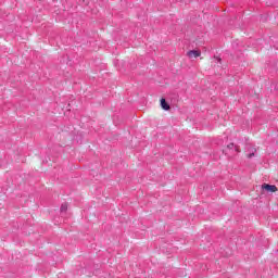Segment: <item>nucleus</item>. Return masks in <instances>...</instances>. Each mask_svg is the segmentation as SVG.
<instances>
[{"instance_id": "nucleus-4", "label": "nucleus", "mask_w": 278, "mask_h": 278, "mask_svg": "<svg viewBox=\"0 0 278 278\" xmlns=\"http://www.w3.org/2000/svg\"><path fill=\"white\" fill-rule=\"evenodd\" d=\"M68 211V203L64 202L61 204L60 212L66 213Z\"/></svg>"}, {"instance_id": "nucleus-3", "label": "nucleus", "mask_w": 278, "mask_h": 278, "mask_svg": "<svg viewBox=\"0 0 278 278\" xmlns=\"http://www.w3.org/2000/svg\"><path fill=\"white\" fill-rule=\"evenodd\" d=\"M161 108L163 109V110H165V111H168V110H170V105H168L167 103H166V99H161Z\"/></svg>"}, {"instance_id": "nucleus-6", "label": "nucleus", "mask_w": 278, "mask_h": 278, "mask_svg": "<svg viewBox=\"0 0 278 278\" xmlns=\"http://www.w3.org/2000/svg\"><path fill=\"white\" fill-rule=\"evenodd\" d=\"M253 155H255V152H251L250 154H248V157L251 159L253 157Z\"/></svg>"}, {"instance_id": "nucleus-5", "label": "nucleus", "mask_w": 278, "mask_h": 278, "mask_svg": "<svg viewBox=\"0 0 278 278\" xmlns=\"http://www.w3.org/2000/svg\"><path fill=\"white\" fill-rule=\"evenodd\" d=\"M227 147H228V149H235V151H237V153H238V151H240L238 149V146H235L233 143H229Z\"/></svg>"}, {"instance_id": "nucleus-2", "label": "nucleus", "mask_w": 278, "mask_h": 278, "mask_svg": "<svg viewBox=\"0 0 278 278\" xmlns=\"http://www.w3.org/2000/svg\"><path fill=\"white\" fill-rule=\"evenodd\" d=\"M187 58L192 60V58H201V51L200 50H191L187 52Z\"/></svg>"}, {"instance_id": "nucleus-1", "label": "nucleus", "mask_w": 278, "mask_h": 278, "mask_svg": "<svg viewBox=\"0 0 278 278\" xmlns=\"http://www.w3.org/2000/svg\"><path fill=\"white\" fill-rule=\"evenodd\" d=\"M262 190H266L267 192H277V186L263 184L262 185Z\"/></svg>"}, {"instance_id": "nucleus-7", "label": "nucleus", "mask_w": 278, "mask_h": 278, "mask_svg": "<svg viewBox=\"0 0 278 278\" xmlns=\"http://www.w3.org/2000/svg\"><path fill=\"white\" fill-rule=\"evenodd\" d=\"M217 61L220 62V58H217Z\"/></svg>"}]
</instances>
